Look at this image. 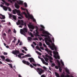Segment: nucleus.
<instances>
[{
    "label": "nucleus",
    "instance_id": "f257e3e1",
    "mask_svg": "<svg viewBox=\"0 0 77 77\" xmlns=\"http://www.w3.org/2000/svg\"><path fill=\"white\" fill-rule=\"evenodd\" d=\"M40 27L42 28H41L40 29L39 31L40 32L42 31V33L43 34H45V35L41 34V35L42 36L46 37L45 38V41L47 45L49 46L52 50H54L55 49V51H57V49H58V48H57V46L54 45V43L52 42V41L51 40L50 36H51V38L52 39V40L53 42H54V37H53L52 35L50 34L48 31L44 30V29H45V27H44V26L42 25H40Z\"/></svg>",
    "mask_w": 77,
    "mask_h": 77
},
{
    "label": "nucleus",
    "instance_id": "f03ea898",
    "mask_svg": "<svg viewBox=\"0 0 77 77\" xmlns=\"http://www.w3.org/2000/svg\"><path fill=\"white\" fill-rule=\"evenodd\" d=\"M21 10H22V11H26L28 15H27V14H26V13L25 12H23L22 13L23 14L25 15L26 18H28V19H29V18L32 19L33 21L35 23H36V20L34 18H33V15H30V14H29L27 9H26V8H24L22 7H21Z\"/></svg>",
    "mask_w": 77,
    "mask_h": 77
},
{
    "label": "nucleus",
    "instance_id": "7ed1b4c3",
    "mask_svg": "<svg viewBox=\"0 0 77 77\" xmlns=\"http://www.w3.org/2000/svg\"><path fill=\"white\" fill-rule=\"evenodd\" d=\"M43 57L44 58V59H45L46 62H48V58H49V59H50V62L51 63L52 62V61L51 60H53V58H52V57H51L48 55V54H46L45 55V56H43Z\"/></svg>",
    "mask_w": 77,
    "mask_h": 77
},
{
    "label": "nucleus",
    "instance_id": "20e7f679",
    "mask_svg": "<svg viewBox=\"0 0 77 77\" xmlns=\"http://www.w3.org/2000/svg\"><path fill=\"white\" fill-rule=\"evenodd\" d=\"M53 53L54 54L53 56L55 59H60V56H59V55L58 54V52L54 51Z\"/></svg>",
    "mask_w": 77,
    "mask_h": 77
},
{
    "label": "nucleus",
    "instance_id": "39448f33",
    "mask_svg": "<svg viewBox=\"0 0 77 77\" xmlns=\"http://www.w3.org/2000/svg\"><path fill=\"white\" fill-rule=\"evenodd\" d=\"M27 32V28H24L23 29H20V33L22 35H23L24 36H26V33Z\"/></svg>",
    "mask_w": 77,
    "mask_h": 77
},
{
    "label": "nucleus",
    "instance_id": "423d86ee",
    "mask_svg": "<svg viewBox=\"0 0 77 77\" xmlns=\"http://www.w3.org/2000/svg\"><path fill=\"white\" fill-rule=\"evenodd\" d=\"M0 7H2L3 9L4 10V11H7L8 9V10L9 11H12V10H11V8H7V7L5 6H3V5H0Z\"/></svg>",
    "mask_w": 77,
    "mask_h": 77
},
{
    "label": "nucleus",
    "instance_id": "0eeeda50",
    "mask_svg": "<svg viewBox=\"0 0 77 77\" xmlns=\"http://www.w3.org/2000/svg\"><path fill=\"white\" fill-rule=\"evenodd\" d=\"M16 24L17 25H19V24H20V25H24V24H25V23L23 22V20H18V22L16 23Z\"/></svg>",
    "mask_w": 77,
    "mask_h": 77
},
{
    "label": "nucleus",
    "instance_id": "6e6552de",
    "mask_svg": "<svg viewBox=\"0 0 77 77\" xmlns=\"http://www.w3.org/2000/svg\"><path fill=\"white\" fill-rule=\"evenodd\" d=\"M45 51H47V52L48 54H49L51 56H53V55H52V51H51L50 50H49L48 48H46L45 49Z\"/></svg>",
    "mask_w": 77,
    "mask_h": 77
},
{
    "label": "nucleus",
    "instance_id": "1a4fd4ad",
    "mask_svg": "<svg viewBox=\"0 0 77 77\" xmlns=\"http://www.w3.org/2000/svg\"><path fill=\"white\" fill-rule=\"evenodd\" d=\"M35 69L38 70V71H39V72H38V74H39L40 75H41V74L44 72V70L41 69L40 68H38Z\"/></svg>",
    "mask_w": 77,
    "mask_h": 77
},
{
    "label": "nucleus",
    "instance_id": "9d476101",
    "mask_svg": "<svg viewBox=\"0 0 77 77\" xmlns=\"http://www.w3.org/2000/svg\"><path fill=\"white\" fill-rule=\"evenodd\" d=\"M35 28L36 29L35 30V31L36 32V33L35 35V36H39V35L38 34H39V32H38V27L37 26H35Z\"/></svg>",
    "mask_w": 77,
    "mask_h": 77
},
{
    "label": "nucleus",
    "instance_id": "9b49d317",
    "mask_svg": "<svg viewBox=\"0 0 77 77\" xmlns=\"http://www.w3.org/2000/svg\"><path fill=\"white\" fill-rule=\"evenodd\" d=\"M38 59H40L43 64H45V65H48V63L45 62L43 59L41 58L39 56H38Z\"/></svg>",
    "mask_w": 77,
    "mask_h": 77
},
{
    "label": "nucleus",
    "instance_id": "f8f14e48",
    "mask_svg": "<svg viewBox=\"0 0 77 77\" xmlns=\"http://www.w3.org/2000/svg\"><path fill=\"white\" fill-rule=\"evenodd\" d=\"M57 62L58 63V66H59V71L60 72H61V71H62V68H61V67H60V62H59V61L58 60H57Z\"/></svg>",
    "mask_w": 77,
    "mask_h": 77
},
{
    "label": "nucleus",
    "instance_id": "ddd939ff",
    "mask_svg": "<svg viewBox=\"0 0 77 77\" xmlns=\"http://www.w3.org/2000/svg\"><path fill=\"white\" fill-rule=\"evenodd\" d=\"M12 53L15 55H16V57H17V54L20 53V52L18 51H13Z\"/></svg>",
    "mask_w": 77,
    "mask_h": 77
},
{
    "label": "nucleus",
    "instance_id": "4468645a",
    "mask_svg": "<svg viewBox=\"0 0 77 77\" xmlns=\"http://www.w3.org/2000/svg\"><path fill=\"white\" fill-rule=\"evenodd\" d=\"M28 26L29 27V28L30 29H31L32 30H33L35 29V27L33 26V25H32L31 24V23H30L28 25Z\"/></svg>",
    "mask_w": 77,
    "mask_h": 77
},
{
    "label": "nucleus",
    "instance_id": "2eb2a0df",
    "mask_svg": "<svg viewBox=\"0 0 77 77\" xmlns=\"http://www.w3.org/2000/svg\"><path fill=\"white\" fill-rule=\"evenodd\" d=\"M12 17L13 19H14V20H17V18L16 17V16H15L11 14H9V18H12Z\"/></svg>",
    "mask_w": 77,
    "mask_h": 77
},
{
    "label": "nucleus",
    "instance_id": "dca6fc26",
    "mask_svg": "<svg viewBox=\"0 0 77 77\" xmlns=\"http://www.w3.org/2000/svg\"><path fill=\"white\" fill-rule=\"evenodd\" d=\"M17 3L18 5H23V2L20 0H18L17 1Z\"/></svg>",
    "mask_w": 77,
    "mask_h": 77
},
{
    "label": "nucleus",
    "instance_id": "f3484780",
    "mask_svg": "<svg viewBox=\"0 0 77 77\" xmlns=\"http://www.w3.org/2000/svg\"><path fill=\"white\" fill-rule=\"evenodd\" d=\"M22 62H23V63L24 64H26L27 65H30V63L29 62L25 60H23Z\"/></svg>",
    "mask_w": 77,
    "mask_h": 77
},
{
    "label": "nucleus",
    "instance_id": "a211bd4d",
    "mask_svg": "<svg viewBox=\"0 0 77 77\" xmlns=\"http://www.w3.org/2000/svg\"><path fill=\"white\" fill-rule=\"evenodd\" d=\"M65 69L66 70V71L67 74H70V73L69 72V70L67 67L65 68Z\"/></svg>",
    "mask_w": 77,
    "mask_h": 77
},
{
    "label": "nucleus",
    "instance_id": "6ab92c4d",
    "mask_svg": "<svg viewBox=\"0 0 77 77\" xmlns=\"http://www.w3.org/2000/svg\"><path fill=\"white\" fill-rule=\"evenodd\" d=\"M29 60H30V62L32 63V62H35V60H34V59L33 58H29Z\"/></svg>",
    "mask_w": 77,
    "mask_h": 77
},
{
    "label": "nucleus",
    "instance_id": "aec40b11",
    "mask_svg": "<svg viewBox=\"0 0 77 77\" xmlns=\"http://www.w3.org/2000/svg\"><path fill=\"white\" fill-rule=\"evenodd\" d=\"M17 14L19 16H21V11L19 10H17Z\"/></svg>",
    "mask_w": 77,
    "mask_h": 77
},
{
    "label": "nucleus",
    "instance_id": "412c9836",
    "mask_svg": "<svg viewBox=\"0 0 77 77\" xmlns=\"http://www.w3.org/2000/svg\"><path fill=\"white\" fill-rule=\"evenodd\" d=\"M60 77H70V76H69V75L67 74L65 76V75L63 74H62L60 75Z\"/></svg>",
    "mask_w": 77,
    "mask_h": 77
},
{
    "label": "nucleus",
    "instance_id": "4be33fe9",
    "mask_svg": "<svg viewBox=\"0 0 77 77\" xmlns=\"http://www.w3.org/2000/svg\"><path fill=\"white\" fill-rule=\"evenodd\" d=\"M31 56L30 55V54H28L26 55L23 56V57H22V58H25V57H31Z\"/></svg>",
    "mask_w": 77,
    "mask_h": 77
},
{
    "label": "nucleus",
    "instance_id": "5701e85b",
    "mask_svg": "<svg viewBox=\"0 0 77 77\" xmlns=\"http://www.w3.org/2000/svg\"><path fill=\"white\" fill-rule=\"evenodd\" d=\"M0 18L2 19H5V16L2 15V14H0Z\"/></svg>",
    "mask_w": 77,
    "mask_h": 77
},
{
    "label": "nucleus",
    "instance_id": "b1692460",
    "mask_svg": "<svg viewBox=\"0 0 77 77\" xmlns=\"http://www.w3.org/2000/svg\"><path fill=\"white\" fill-rule=\"evenodd\" d=\"M14 6L17 9H19L20 8V6H19L17 3H15Z\"/></svg>",
    "mask_w": 77,
    "mask_h": 77
},
{
    "label": "nucleus",
    "instance_id": "393cba45",
    "mask_svg": "<svg viewBox=\"0 0 77 77\" xmlns=\"http://www.w3.org/2000/svg\"><path fill=\"white\" fill-rule=\"evenodd\" d=\"M2 1L4 3H5V5H6L7 6H9V4L7 3L6 2H5V0H2Z\"/></svg>",
    "mask_w": 77,
    "mask_h": 77
},
{
    "label": "nucleus",
    "instance_id": "a878e982",
    "mask_svg": "<svg viewBox=\"0 0 77 77\" xmlns=\"http://www.w3.org/2000/svg\"><path fill=\"white\" fill-rule=\"evenodd\" d=\"M55 74L56 75L57 77H60V76H59V74L56 72H55Z\"/></svg>",
    "mask_w": 77,
    "mask_h": 77
},
{
    "label": "nucleus",
    "instance_id": "bb28decb",
    "mask_svg": "<svg viewBox=\"0 0 77 77\" xmlns=\"http://www.w3.org/2000/svg\"><path fill=\"white\" fill-rule=\"evenodd\" d=\"M0 57L2 59V60H4L5 59V57L3 56H0Z\"/></svg>",
    "mask_w": 77,
    "mask_h": 77
},
{
    "label": "nucleus",
    "instance_id": "cd10ccee",
    "mask_svg": "<svg viewBox=\"0 0 77 77\" xmlns=\"http://www.w3.org/2000/svg\"><path fill=\"white\" fill-rule=\"evenodd\" d=\"M13 12L14 14H16L17 12V9H15L13 11Z\"/></svg>",
    "mask_w": 77,
    "mask_h": 77
},
{
    "label": "nucleus",
    "instance_id": "c85d7f7f",
    "mask_svg": "<svg viewBox=\"0 0 77 77\" xmlns=\"http://www.w3.org/2000/svg\"><path fill=\"white\" fill-rule=\"evenodd\" d=\"M33 65V66H37V65L38 66H40V64H36L35 63H32Z\"/></svg>",
    "mask_w": 77,
    "mask_h": 77
},
{
    "label": "nucleus",
    "instance_id": "c756f323",
    "mask_svg": "<svg viewBox=\"0 0 77 77\" xmlns=\"http://www.w3.org/2000/svg\"><path fill=\"white\" fill-rule=\"evenodd\" d=\"M60 62H61V64L62 65H63V66H64V63H63V61L62 60V59L60 60Z\"/></svg>",
    "mask_w": 77,
    "mask_h": 77
},
{
    "label": "nucleus",
    "instance_id": "7c9ffc66",
    "mask_svg": "<svg viewBox=\"0 0 77 77\" xmlns=\"http://www.w3.org/2000/svg\"><path fill=\"white\" fill-rule=\"evenodd\" d=\"M5 61H6V62H11V60H10L8 58H7L5 60Z\"/></svg>",
    "mask_w": 77,
    "mask_h": 77
},
{
    "label": "nucleus",
    "instance_id": "2f4dec72",
    "mask_svg": "<svg viewBox=\"0 0 77 77\" xmlns=\"http://www.w3.org/2000/svg\"><path fill=\"white\" fill-rule=\"evenodd\" d=\"M28 33L29 34V35H31V37H32V38H33V34H32V33L30 32H28Z\"/></svg>",
    "mask_w": 77,
    "mask_h": 77
},
{
    "label": "nucleus",
    "instance_id": "473e14b6",
    "mask_svg": "<svg viewBox=\"0 0 77 77\" xmlns=\"http://www.w3.org/2000/svg\"><path fill=\"white\" fill-rule=\"evenodd\" d=\"M27 39L29 40V41H32V38L30 37H28L27 38Z\"/></svg>",
    "mask_w": 77,
    "mask_h": 77
},
{
    "label": "nucleus",
    "instance_id": "72a5a7b5",
    "mask_svg": "<svg viewBox=\"0 0 77 77\" xmlns=\"http://www.w3.org/2000/svg\"><path fill=\"white\" fill-rule=\"evenodd\" d=\"M36 48H37V50H38L39 51H41V50L40 49V48H39L38 46H36Z\"/></svg>",
    "mask_w": 77,
    "mask_h": 77
},
{
    "label": "nucleus",
    "instance_id": "f704fd0d",
    "mask_svg": "<svg viewBox=\"0 0 77 77\" xmlns=\"http://www.w3.org/2000/svg\"><path fill=\"white\" fill-rule=\"evenodd\" d=\"M38 38L39 39H40V41H41V40H42L43 41H44V39H42L41 37H39Z\"/></svg>",
    "mask_w": 77,
    "mask_h": 77
},
{
    "label": "nucleus",
    "instance_id": "c9c22d12",
    "mask_svg": "<svg viewBox=\"0 0 77 77\" xmlns=\"http://www.w3.org/2000/svg\"><path fill=\"white\" fill-rule=\"evenodd\" d=\"M35 52L36 53H37V54H39V55H40V56L41 55V53L38 52L37 51H36Z\"/></svg>",
    "mask_w": 77,
    "mask_h": 77
},
{
    "label": "nucleus",
    "instance_id": "e433bc0d",
    "mask_svg": "<svg viewBox=\"0 0 77 77\" xmlns=\"http://www.w3.org/2000/svg\"><path fill=\"white\" fill-rule=\"evenodd\" d=\"M8 65L9 66H10L11 68H12V64L8 63Z\"/></svg>",
    "mask_w": 77,
    "mask_h": 77
},
{
    "label": "nucleus",
    "instance_id": "4c0bfd02",
    "mask_svg": "<svg viewBox=\"0 0 77 77\" xmlns=\"http://www.w3.org/2000/svg\"><path fill=\"white\" fill-rule=\"evenodd\" d=\"M18 18L19 19H22V18H23V16H21V17H18Z\"/></svg>",
    "mask_w": 77,
    "mask_h": 77
},
{
    "label": "nucleus",
    "instance_id": "58836bf2",
    "mask_svg": "<svg viewBox=\"0 0 77 77\" xmlns=\"http://www.w3.org/2000/svg\"><path fill=\"white\" fill-rule=\"evenodd\" d=\"M23 48L25 51H27V49L26 47H23Z\"/></svg>",
    "mask_w": 77,
    "mask_h": 77
},
{
    "label": "nucleus",
    "instance_id": "ea45409f",
    "mask_svg": "<svg viewBox=\"0 0 77 77\" xmlns=\"http://www.w3.org/2000/svg\"><path fill=\"white\" fill-rule=\"evenodd\" d=\"M24 4L25 7H27V3H26L25 2Z\"/></svg>",
    "mask_w": 77,
    "mask_h": 77
},
{
    "label": "nucleus",
    "instance_id": "a19ab883",
    "mask_svg": "<svg viewBox=\"0 0 77 77\" xmlns=\"http://www.w3.org/2000/svg\"><path fill=\"white\" fill-rule=\"evenodd\" d=\"M52 66H55V64L54 63H51Z\"/></svg>",
    "mask_w": 77,
    "mask_h": 77
},
{
    "label": "nucleus",
    "instance_id": "79ce46f5",
    "mask_svg": "<svg viewBox=\"0 0 77 77\" xmlns=\"http://www.w3.org/2000/svg\"><path fill=\"white\" fill-rule=\"evenodd\" d=\"M43 69H44V70H47V68H46L45 67V66H43Z\"/></svg>",
    "mask_w": 77,
    "mask_h": 77
},
{
    "label": "nucleus",
    "instance_id": "37998d69",
    "mask_svg": "<svg viewBox=\"0 0 77 77\" xmlns=\"http://www.w3.org/2000/svg\"><path fill=\"white\" fill-rule=\"evenodd\" d=\"M20 40H18V42L16 44V45H18V44H19V43H20Z\"/></svg>",
    "mask_w": 77,
    "mask_h": 77
},
{
    "label": "nucleus",
    "instance_id": "c03bdc74",
    "mask_svg": "<svg viewBox=\"0 0 77 77\" xmlns=\"http://www.w3.org/2000/svg\"><path fill=\"white\" fill-rule=\"evenodd\" d=\"M42 43H41V42H39V46H42Z\"/></svg>",
    "mask_w": 77,
    "mask_h": 77
},
{
    "label": "nucleus",
    "instance_id": "a18cd8bd",
    "mask_svg": "<svg viewBox=\"0 0 77 77\" xmlns=\"http://www.w3.org/2000/svg\"><path fill=\"white\" fill-rule=\"evenodd\" d=\"M43 45L45 47V48H47V46L46 45H45V44H43Z\"/></svg>",
    "mask_w": 77,
    "mask_h": 77
},
{
    "label": "nucleus",
    "instance_id": "49530a36",
    "mask_svg": "<svg viewBox=\"0 0 77 77\" xmlns=\"http://www.w3.org/2000/svg\"><path fill=\"white\" fill-rule=\"evenodd\" d=\"M33 39L34 41H35V40H38V38H33Z\"/></svg>",
    "mask_w": 77,
    "mask_h": 77
},
{
    "label": "nucleus",
    "instance_id": "de8ad7c7",
    "mask_svg": "<svg viewBox=\"0 0 77 77\" xmlns=\"http://www.w3.org/2000/svg\"><path fill=\"white\" fill-rule=\"evenodd\" d=\"M21 55L20 54H19L18 55V57L21 58Z\"/></svg>",
    "mask_w": 77,
    "mask_h": 77
},
{
    "label": "nucleus",
    "instance_id": "09e8293b",
    "mask_svg": "<svg viewBox=\"0 0 77 77\" xmlns=\"http://www.w3.org/2000/svg\"><path fill=\"white\" fill-rule=\"evenodd\" d=\"M14 31H13V32H14V33H16V32H17V31H16V30H15V29H14Z\"/></svg>",
    "mask_w": 77,
    "mask_h": 77
},
{
    "label": "nucleus",
    "instance_id": "8fccbe9b",
    "mask_svg": "<svg viewBox=\"0 0 77 77\" xmlns=\"http://www.w3.org/2000/svg\"><path fill=\"white\" fill-rule=\"evenodd\" d=\"M4 55H7L8 54V53L6 52H4Z\"/></svg>",
    "mask_w": 77,
    "mask_h": 77
},
{
    "label": "nucleus",
    "instance_id": "3c124183",
    "mask_svg": "<svg viewBox=\"0 0 77 77\" xmlns=\"http://www.w3.org/2000/svg\"><path fill=\"white\" fill-rule=\"evenodd\" d=\"M30 67H31V68H33V66L31 64H30Z\"/></svg>",
    "mask_w": 77,
    "mask_h": 77
},
{
    "label": "nucleus",
    "instance_id": "603ef678",
    "mask_svg": "<svg viewBox=\"0 0 77 77\" xmlns=\"http://www.w3.org/2000/svg\"><path fill=\"white\" fill-rule=\"evenodd\" d=\"M22 51L23 53H26V52H24V50H22Z\"/></svg>",
    "mask_w": 77,
    "mask_h": 77
},
{
    "label": "nucleus",
    "instance_id": "864d4df0",
    "mask_svg": "<svg viewBox=\"0 0 77 77\" xmlns=\"http://www.w3.org/2000/svg\"><path fill=\"white\" fill-rule=\"evenodd\" d=\"M55 68L56 69H58V66H55Z\"/></svg>",
    "mask_w": 77,
    "mask_h": 77
},
{
    "label": "nucleus",
    "instance_id": "5fc2aeb1",
    "mask_svg": "<svg viewBox=\"0 0 77 77\" xmlns=\"http://www.w3.org/2000/svg\"><path fill=\"white\" fill-rule=\"evenodd\" d=\"M11 32V29H9L8 30V32L10 33V32Z\"/></svg>",
    "mask_w": 77,
    "mask_h": 77
},
{
    "label": "nucleus",
    "instance_id": "6e6d98bb",
    "mask_svg": "<svg viewBox=\"0 0 77 77\" xmlns=\"http://www.w3.org/2000/svg\"><path fill=\"white\" fill-rule=\"evenodd\" d=\"M33 44H34V45H36V43H35V42H33Z\"/></svg>",
    "mask_w": 77,
    "mask_h": 77
},
{
    "label": "nucleus",
    "instance_id": "4d7b16f0",
    "mask_svg": "<svg viewBox=\"0 0 77 77\" xmlns=\"http://www.w3.org/2000/svg\"><path fill=\"white\" fill-rule=\"evenodd\" d=\"M16 40V38H15L13 40V42H15Z\"/></svg>",
    "mask_w": 77,
    "mask_h": 77
},
{
    "label": "nucleus",
    "instance_id": "13d9d810",
    "mask_svg": "<svg viewBox=\"0 0 77 77\" xmlns=\"http://www.w3.org/2000/svg\"><path fill=\"white\" fill-rule=\"evenodd\" d=\"M41 77H45V76L44 75H42L41 76Z\"/></svg>",
    "mask_w": 77,
    "mask_h": 77
},
{
    "label": "nucleus",
    "instance_id": "bf43d9fd",
    "mask_svg": "<svg viewBox=\"0 0 77 77\" xmlns=\"http://www.w3.org/2000/svg\"><path fill=\"white\" fill-rule=\"evenodd\" d=\"M22 44H23V43H22V42H20V44H19V45H22Z\"/></svg>",
    "mask_w": 77,
    "mask_h": 77
},
{
    "label": "nucleus",
    "instance_id": "052dcab7",
    "mask_svg": "<svg viewBox=\"0 0 77 77\" xmlns=\"http://www.w3.org/2000/svg\"><path fill=\"white\" fill-rule=\"evenodd\" d=\"M40 48L42 50H44V48L42 47H40Z\"/></svg>",
    "mask_w": 77,
    "mask_h": 77
},
{
    "label": "nucleus",
    "instance_id": "680f3d73",
    "mask_svg": "<svg viewBox=\"0 0 77 77\" xmlns=\"http://www.w3.org/2000/svg\"><path fill=\"white\" fill-rule=\"evenodd\" d=\"M1 22H3V23H5V20H1Z\"/></svg>",
    "mask_w": 77,
    "mask_h": 77
},
{
    "label": "nucleus",
    "instance_id": "e2e57ef3",
    "mask_svg": "<svg viewBox=\"0 0 77 77\" xmlns=\"http://www.w3.org/2000/svg\"><path fill=\"white\" fill-rule=\"evenodd\" d=\"M20 54L21 56H23V55H24V54H23V53H21Z\"/></svg>",
    "mask_w": 77,
    "mask_h": 77
},
{
    "label": "nucleus",
    "instance_id": "0e129e2a",
    "mask_svg": "<svg viewBox=\"0 0 77 77\" xmlns=\"http://www.w3.org/2000/svg\"><path fill=\"white\" fill-rule=\"evenodd\" d=\"M31 46L33 48H34L35 47V46H33V45H32Z\"/></svg>",
    "mask_w": 77,
    "mask_h": 77
},
{
    "label": "nucleus",
    "instance_id": "69168bd1",
    "mask_svg": "<svg viewBox=\"0 0 77 77\" xmlns=\"http://www.w3.org/2000/svg\"><path fill=\"white\" fill-rule=\"evenodd\" d=\"M8 2H10L11 3H12V2L11 0H8Z\"/></svg>",
    "mask_w": 77,
    "mask_h": 77
},
{
    "label": "nucleus",
    "instance_id": "338daca9",
    "mask_svg": "<svg viewBox=\"0 0 77 77\" xmlns=\"http://www.w3.org/2000/svg\"><path fill=\"white\" fill-rule=\"evenodd\" d=\"M3 35H4V36H6V33H4L3 34Z\"/></svg>",
    "mask_w": 77,
    "mask_h": 77
},
{
    "label": "nucleus",
    "instance_id": "774afa93",
    "mask_svg": "<svg viewBox=\"0 0 77 77\" xmlns=\"http://www.w3.org/2000/svg\"><path fill=\"white\" fill-rule=\"evenodd\" d=\"M6 47L7 48H9V46H6Z\"/></svg>",
    "mask_w": 77,
    "mask_h": 77
}]
</instances>
